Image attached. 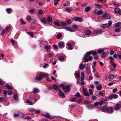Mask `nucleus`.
Here are the masks:
<instances>
[{
  "label": "nucleus",
  "mask_w": 121,
  "mask_h": 121,
  "mask_svg": "<svg viewBox=\"0 0 121 121\" xmlns=\"http://www.w3.org/2000/svg\"><path fill=\"white\" fill-rule=\"evenodd\" d=\"M92 53L91 52H87L84 55L83 59L84 60V62H86L89 61L91 60L92 59V57L91 56H89Z\"/></svg>",
  "instance_id": "nucleus-1"
},
{
  "label": "nucleus",
  "mask_w": 121,
  "mask_h": 121,
  "mask_svg": "<svg viewBox=\"0 0 121 121\" xmlns=\"http://www.w3.org/2000/svg\"><path fill=\"white\" fill-rule=\"evenodd\" d=\"M49 76L47 73H39L38 76H37L36 77V79L40 81L41 80L42 78L45 77L48 78Z\"/></svg>",
  "instance_id": "nucleus-2"
},
{
  "label": "nucleus",
  "mask_w": 121,
  "mask_h": 121,
  "mask_svg": "<svg viewBox=\"0 0 121 121\" xmlns=\"http://www.w3.org/2000/svg\"><path fill=\"white\" fill-rule=\"evenodd\" d=\"M102 17L103 18L105 19H110L111 18V16L107 13L103 14L102 16Z\"/></svg>",
  "instance_id": "nucleus-3"
},
{
  "label": "nucleus",
  "mask_w": 121,
  "mask_h": 121,
  "mask_svg": "<svg viewBox=\"0 0 121 121\" xmlns=\"http://www.w3.org/2000/svg\"><path fill=\"white\" fill-rule=\"evenodd\" d=\"M64 28L66 30L69 31L71 32H73V29L70 27L65 26L64 27Z\"/></svg>",
  "instance_id": "nucleus-4"
},
{
  "label": "nucleus",
  "mask_w": 121,
  "mask_h": 121,
  "mask_svg": "<svg viewBox=\"0 0 121 121\" xmlns=\"http://www.w3.org/2000/svg\"><path fill=\"white\" fill-rule=\"evenodd\" d=\"M63 89L65 92H68L69 91V87L68 86L63 87Z\"/></svg>",
  "instance_id": "nucleus-5"
},
{
  "label": "nucleus",
  "mask_w": 121,
  "mask_h": 121,
  "mask_svg": "<svg viewBox=\"0 0 121 121\" xmlns=\"http://www.w3.org/2000/svg\"><path fill=\"white\" fill-rule=\"evenodd\" d=\"M103 31L101 30H97L94 31V33L96 34H100L102 33Z\"/></svg>",
  "instance_id": "nucleus-6"
},
{
  "label": "nucleus",
  "mask_w": 121,
  "mask_h": 121,
  "mask_svg": "<svg viewBox=\"0 0 121 121\" xmlns=\"http://www.w3.org/2000/svg\"><path fill=\"white\" fill-rule=\"evenodd\" d=\"M74 75L75 77L78 78H79L80 77V75L79 74V72L78 71H75L74 73Z\"/></svg>",
  "instance_id": "nucleus-7"
},
{
  "label": "nucleus",
  "mask_w": 121,
  "mask_h": 121,
  "mask_svg": "<svg viewBox=\"0 0 121 121\" xmlns=\"http://www.w3.org/2000/svg\"><path fill=\"white\" fill-rule=\"evenodd\" d=\"M43 116L46 117L50 119H53L54 118V117H52L50 116V114L48 113H47L46 114H44Z\"/></svg>",
  "instance_id": "nucleus-8"
},
{
  "label": "nucleus",
  "mask_w": 121,
  "mask_h": 121,
  "mask_svg": "<svg viewBox=\"0 0 121 121\" xmlns=\"http://www.w3.org/2000/svg\"><path fill=\"white\" fill-rule=\"evenodd\" d=\"M91 9V7L89 6H87L85 8L84 11L85 12L87 13L90 11Z\"/></svg>",
  "instance_id": "nucleus-9"
},
{
  "label": "nucleus",
  "mask_w": 121,
  "mask_h": 121,
  "mask_svg": "<svg viewBox=\"0 0 121 121\" xmlns=\"http://www.w3.org/2000/svg\"><path fill=\"white\" fill-rule=\"evenodd\" d=\"M44 49L46 51H48L51 48V45L47 46L46 45H44Z\"/></svg>",
  "instance_id": "nucleus-10"
},
{
  "label": "nucleus",
  "mask_w": 121,
  "mask_h": 121,
  "mask_svg": "<svg viewBox=\"0 0 121 121\" xmlns=\"http://www.w3.org/2000/svg\"><path fill=\"white\" fill-rule=\"evenodd\" d=\"M64 43L63 42H60L58 44V45L60 48L63 47L64 46Z\"/></svg>",
  "instance_id": "nucleus-11"
},
{
  "label": "nucleus",
  "mask_w": 121,
  "mask_h": 121,
  "mask_svg": "<svg viewBox=\"0 0 121 121\" xmlns=\"http://www.w3.org/2000/svg\"><path fill=\"white\" fill-rule=\"evenodd\" d=\"M91 33V31L89 30H85V35H90Z\"/></svg>",
  "instance_id": "nucleus-12"
},
{
  "label": "nucleus",
  "mask_w": 121,
  "mask_h": 121,
  "mask_svg": "<svg viewBox=\"0 0 121 121\" xmlns=\"http://www.w3.org/2000/svg\"><path fill=\"white\" fill-rule=\"evenodd\" d=\"M113 109L112 107L108 108L107 112L109 113H111L113 112Z\"/></svg>",
  "instance_id": "nucleus-13"
},
{
  "label": "nucleus",
  "mask_w": 121,
  "mask_h": 121,
  "mask_svg": "<svg viewBox=\"0 0 121 121\" xmlns=\"http://www.w3.org/2000/svg\"><path fill=\"white\" fill-rule=\"evenodd\" d=\"M59 95L61 96L62 97L65 98V94L62 91H61L60 90H59Z\"/></svg>",
  "instance_id": "nucleus-14"
},
{
  "label": "nucleus",
  "mask_w": 121,
  "mask_h": 121,
  "mask_svg": "<svg viewBox=\"0 0 121 121\" xmlns=\"http://www.w3.org/2000/svg\"><path fill=\"white\" fill-rule=\"evenodd\" d=\"M95 7L98 9H101L102 8V5L96 3L95 4Z\"/></svg>",
  "instance_id": "nucleus-15"
},
{
  "label": "nucleus",
  "mask_w": 121,
  "mask_h": 121,
  "mask_svg": "<svg viewBox=\"0 0 121 121\" xmlns=\"http://www.w3.org/2000/svg\"><path fill=\"white\" fill-rule=\"evenodd\" d=\"M116 78V76L114 75H109L108 77V78L110 79H112Z\"/></svg>",
  "instance_id": "nucleus-16"
},
{
  "label": "nucleus",
  "mask_w": 121,
  "mask_h": 121,
  "mask_svg": "<svg viewBox=\"0 0 121 121\" xmlns=\"http://www.w3.org/2000/svg\"><path fill=\"white\" fill-rule=\"evenodd\" d=\"M108 107H107L104 106L102 108L101 111L104 112H107Z\"/></svg>",
  "instance_id": "nucleus-17"
},
{
  "label": "nucleus",
  "mask_w": 121,
  "mask_h": 121,
  "mask_svg": "<svg viewBox=\"0 0 121 121\" xmlns=\"http://www.w3.org/2000/svg\"><path fill=\"white\" fill-rule=\"evenodd\" d=\"M96 87L97 90H100L102 89V86L101 84H99Z\"/></svg>",
  "instance_id": "nucleus-18"
},
{
  "label": "nucleus",
  "mask_w": 121,
  "mask_h": 121,
  "mask_svg": "<svg viewBox=\"0 0 121 121\" xmlns=\"http://www.w3.org/2000/svg\"><path fill=\"white\" fill-rule=\"evenodd\" d=\"M41 22L43 23H47V22L45 18H44L40 20Z\"/></svg>",
  "instance_id": "nucleus-19"
},
{
  "label": "nucleus",
  "mask_w": 121,
  "mask_h": 121,
  "mask_svg": "<svg viewBox=\"0 0 121 121\" xmlns=\"http://www.w3.org/2000/svg\"><path fill=\"white\" fill-rule=\"evenodd\" d=\"M121 107V105L120 104L117 105L115 107V109L116 110H118Z\"/></svg>",
  "instance_id": "nucleus-20"
},
{
  "label": "nucleus",
  "mask_w": 121,
  "mask_h": 121,
  "mask_svg": "<svg viewBox=\"0 0 121 121\" xmlns=\"http://www.w3.org/2000/svg\"><path fill=\"white\" fill-rule=\"evenodd\" d=\"M12 9L10 8L7 9L6 11L7 12L8 14H10L11 12V13H12Z\"/></svg>",
  "instance_id": "nucleus-21"
},
{
  "label": "nucleus",
  "mask_w": 121,
  "mask_h": 121,
  "mask_svg": "<svg viewBox=\"0 0 121 121\" xmlns=\"http://www.w3.org/2000/svg\"><path fill=\"white\" fill-rule=\"evenodd\" d=\"M103 11L102 10H100L97 12V14L98 16L102 15L103 13Z\"/></svg>",
  "instance_id": "nucleus-22"
},
{
  "label": "nucleus",
  "mask_w": 121,
  "mask_h": 121,
  "mask_svg": "<svg viewBox=\"0 0 121 121\" xmlns=\"http://www.w3.org/2000/svg\"><path fill=\"white\" fill-rule=\"evenodd\" d=\"M67 45L68 47L69 48L70 50H71L73 49V48L71 43H67Z\"/></svg>",
  "instance_id": "nucleus-23"
},
{
  "label": "nucleus",
  "mask_w": 121,
  "mask_h": 121,
  "mask_svg": "<svg viewBox=\"0 0 121 121\" xmlns=\"http://www.w3.org/2000/svg\"><path fill=\"white\" fill-rule=\"evenodd\" d=\"M10 28L11 27L10 26H7L5 29V32L6 33L9 32V30Z\"/></svg>",
  "instance_id": "nucleus-24"
},
{
  "label": "nucleus",
  "mask_w": 121,
  "mask_h": 121,
  "mask_svg": "<svg viewBox=\"0 0 121 121\" xmlns=\"http://www.w3.org/2000/svg\"><path fill=\"white\" fill-rule=\"evenodd\" d=\"M33 92L35 93H37L39 92V90L37 88H35L33 90Z\"/></svg>",
  "instance_id": "nucleus-25"
},
{
  "label": "nucleus",
  "mask_w": 121,
  "mask_h": 121,
  "mask_svg": "<svg viewBox=\"0 0 121 121\" xmlns=\"http://www.w3.org/2000/svg\"><path fill=\"white\" fill-rule=\"evenodd\" d=\"M26 103L30 105H33V102L28 99L26 101Z\"/></svg>",
  "instance_id": "nucleus-26"
},
{
  "label": "nucleus",
  "mask_w": 121,
  "mask_h": 121,
  "mask_svg": "<svg viewBox=\"0 0 121 121\" xmlns=\"http://www.w3.org/2000/svg\"><path fill=\"white\" fill-rule=\"evenodd\" d=\"M104 99H103L101 100V101H100L99 102H98L99 105L100 106L101 105L103 104L104 102Z\"/></svg>",
  "instance_id": "nucleus-27"
},
{
  "label": "nucleus",
  "mask_w": 121,
  "mask_h": 121,
  "mask_svg": "<svg viewBox=\"0 0 121 121\" xmlns=\"http://www.w3.org/2000/svg\"><path fill=\"white\" fill-rule=\"evenodd\" d=\"M52 18L49 16H48V17L47 21L49 22H51L52 21Z\"/></svg>",
  "instance_id": "nucleus-28"
},
{
  "label": "nucleus",
  "mask_w": 121,
  "mask_h": 121,
  "mask_svg": "<svg viewBox=\"0 0 121 121\" xmlns=\"http://www.w3.org/2000/svg\"><path fill=\"white\" fill-rule=\"evenodd\" d=\"M52 87L56 90H57L58 89V86L56 84L52 86Z\"/></svg>",
  "instance_id": "nucleus-29"
},
{
  "label": "nucleus",
  "mask_w": 121,
  "mask_h": 121,
  "mask_svg": "<svg viewBox=\"0 0 121 121\" xmlns=\"http://www.w3.org/2000/svg\"><path fill=\"white\" fill-rule=\"evenodd\" d=\"M62 36V35L60 33H59L58 34L57 36V38L58 39H60Z\"/></svg>",
  "instance_id": "nucleus-30"
},
{
  "label": "nucleus",
  "mask_w": 121,
  "mask_h": 121,
  "mask_svg": "<svg viewBox=\"0 0 121 121\" xmlns=\"http://www.w3.org/2000/svg\"><path fill=\"white\" fill-rule=\"evenodd\" d=\"M79 68L81 70L85 68L84 65L83 64H81L80 65Z\"/></svg>",
  "instance_id": "nucleus-31"
},
{
  "label": "nucleus",
  "mask_w": 121,
  "mask_h": 121,
  "mask_svg": "<svg viewBox=\"0 0 121 121\" xmlns=\"http://www.w3.org/2000/svg\"><path fill=\"white\" fill-rule=\"evenodd\" d=\"M73 28V29H76L78 28V26L76 25H73L72 26Z\"/></svg>",
  "instance_id": "nucleus-32"
},
{
  "label": "nucleus",
  "mask_w": 121,
  "mask_h": 121,
  "mask_svg": "<svg viewBox=\"0 0 121 121\" xmlns=\"http://www.w3.org/2000/svg\"><path fill=\"white\" fill-rule=\"evenodd\" d=\"M108 26L107 24H102L101 25V26L103 28H106Z\"/></svg>",
  "instance_id": "nucleus-33"
},
{
  "label": "nucleus",
  "mask_w": 121,
  "mask_h": 121,
  "mask_svg": "<svg viewBox=\"0 0 121 121\" xmlns=\"http://www.w3.org/2000/svg\"><path fill=\"white\" fill-rule=\"evenodd\" d=\"M26 20L28 22L30 21L31 20V17L29 16H28L26 18Z\"/></svg>",
  "instance_id": "nucleus-34"
},
{
  "label": "nucleus",
  "mask_w": 121,
  "mask_h": 121,
  "mask_svg": "<svg viewBox=\"0 0 121 121\" xmlns=\"http://www.w3.org/2000/svg\"><path fill=\"white\" fill-rule=\"evenodd\" d=\"M120 10V9L119 8H116L115 9V13H118Z\"/></svg>",
  "instance_id": "nucleus-35"
},
{
  "label": "nucleus",
  "mask_w": 121,
  "mask_h": 121,
  "mask_svg": "<svg viewBox=\"0 0 121 121\" xmlns=\"http://www.w3.org/2000/svg\"><path fill=\"white\" fill-rule=\"evenodd\" d=\"M96 64V62H93V65H92V67L93 70L95 69V67Z\"/></svg>",
  "instance_id": "nucleus-36"
},
{
  "label": "nucleus",
  "mask_w": 121,
  "mask_h": 121,
  "mask_svg": "<svg viewBox=\"0 0 121 121\" xmlns=\"http://www.w3.org/2000/svg\"><path fill=\"white\" fill-rule=\"evenodd\" d=\"M87 107L89 109H92L93 108V106L91 104L88 105Z\"/></svg>",
  "instance_id": "nucleus-37"
},
{
  "label": "nucleus",
  "mask_w": 121,
  "mask_h": 121,
  "mask_svg": "<svg viewBox=\"0 0 121 121\" xmlns=\"http://www.w3.org/2000/svg\"><path fill=\"white\" fill-rule=\"evenodd\" d=\"M54 24L58 26H60V24L57 22H54Z\"/></svg>",
  "instance_id": "nucleus-38"
},
{
  "label": "nucleus",
  "mask_w": 121,
  "mask_h": 121,
  "mask_svg": "<svg viewBox=\"0 0 121 121\" xmlns=\"http://www.w3.org/2000/svg\"><path fill=\"white\" fill-rule=\"evenodd\" d=\"M71 101L72 102H75L77 101V100L76 98H72L71 99Z\"/></svg>",
  "instance_id": "nucleus-39"
},
{
  "label": "nucleus",
  "mask_w": 121,
  "mask_h": 121,
  "mask_svg": "<svg viewBox=\"0 0 121 121\" xmlns=\"http://www.w3.org/2000/svg\"><path fill=\"white\" fill-rule=\"evenodd\" d=\"M13 97H14V99L15 100H17L18 98V96L17 95V94H14V95Z\"/></svg>",
  "instance_id": "nucleus-40"
},
{
  "label": "nucleus",
  "mask_w": 121,
  "mask_h": 121,
  "mask_svg": "<svg viewBox=\"0 0 121 121\" xmlns=\"http://www.w3.org/2000/svg\"><path fill=\"white\" fill-rule=\"evenodd\" d=\"M59 1L57 0H54V5H57Z\"/></svg>",
  "instance_id": "nucleus-41"
},
{
  "label": "nucleus",
  "mask_w": 121,
  "mask_h": 121,
  "mask_svg": "<svg viewBox=\"0 0 121 121\" xmlns=\"http://www.w3.org/2000/svg\"><path fill=\"white\" fill-rule=\"evenodd\" d=\"M83 19L82 18L80 17H78L77 21L82 22L83 21Z\"/></svg>",
  "instance_id": "nucleus-42"
},
{
  "label": "nucleus",
  "mask_w": 121,
  "mask_h": 121,
  "mask_svg": "<svg viewBox=\"0 0 121 121\" xmlns=\"http://www.w3.org/2000/svg\"><path fill=\"white\" fill-rule=\"evenodd\" d=\"M78 18V17H73L72 18V19L74 21H77Z\"/></svg>",
  "instance_id": "nucleus-43"
},
{
  "label": "nucleus",
  "mask_w": 121,
  "mask_h": 121,
  "mask_svg": "<svg viewBox=\"0 0 121 121\" xmlns=\"http://www.w3.org/2000/svg\"><path fill=\"white\" fill-rule=\"evenodd\" d=\"M35 9H31L29 11V12L31 13H34Z\"/></svg>",
  "instance_id": "nucleus-44"
},
{
  "label": "nucleus",
  "mask_w": 121,
  "mask_h": 121,
  "mask_svg": "<svg viewBox=\"0 0 121 121\" xmlns=\"http://www.w3.org/2000/svg\"><path fill=\"white\" fill-rule=\"evenodd\" d=\"M43 11L41 10H39V15L41 14H43Z\"/></svg>",
  "instance_id": "nucleus-45"
},
{
  "label": "nucleus",
  "mask_w": 121,
  "mask_h": 121,
  "mask_svg": "<svg viewBox=\"0 0 121 121\" xmlns=\"http://www.w3.org/2000/svg\"><path fill=\"white\" fill-rule=\"evenodd\" d=\"M98 96H101L104 95L103 93L102 92H99L98 94Z\"/></svg>",
  "instance_id": "nucleus-46"
},
{
  "label": "nucleus",
  "mask_w": 121,
  "mask_h": 121,
  "mask_svg": "<svg viewBox=\"0 0 121 121\" xmlns=\"http://www.w3.org/2000/svg\"><path fill=\"white\" fill-rule=\"evenodd\" d=\"M65 10L66 12H70L71 11V10L70 9L68 8L66 9H65Z\"/></svg>",
  "instance_id": "nucleus-47"
},
{
  "label": "nucleus",
  "mask_w": 121,
  "mask_h": 121,
  "mask_svg": "<svg viewBox=\"0 0 121 121\" xmlns=\"http://www.w3.org/2000/svg\"><path fill=\"white\" fill-rule=\"evenodd\" d=\"M115 32H120V29L119 28H117L115 29Z\"/></svg>",
  "instance_id": "nucleus-48"
},
{
  "label": "nucleus",
  "mask_w": 121,
  "mask_h": 121,
  "mask_svg": "<svg viewBox=\"0 0 121 121\" xmlns=\"http://www.w3.org/2000/svg\"><path fill=\"white\" fill-rule=\"evenodd\" d=\"M20 21L23 24H26V22L23 21V19L21 18L20 19Z\"/></svg>",
  "instance_id": "nucleus-49"
},
{
  "label": "nucleus",
  "mask_w": 121,
  "mask_h": 121,
  "mask_svg": "<svg viewBox=\"0 0 121 121\" xmlns=\"http://www.w3.org/2000/svg\"><path fill=\"white\" fill-rule=\"evenodd\" d=\"M113 98L114 99H116L118 98V96L117 95H114V94H113Z\"/></svg>",
  "instance_id": "nucleus-50"
},
{
  "label": "nucleus",
  "mask_w": 121,
  "mask_h": 121,
  "mask_svg": "<svg viewBox=\"0 0 121 121\" xmlns=\"http://www.w3.org/2000/svg\"><path fill=\"white\" fill-rule=\"evenodd\" d=\"M95 75V76L97 78H99L100 77V76L99 75V74L98 73H96Z\"/></svg>",
  "instance_id": "nucleus-51"
},
{
  "label": "nucleus",
  "mask_w": 121,
  "mask_h": 121,
  "mask_svg": "<svg viewBox=\"0 0 121 121\" xmlns=\"http://www.w3.org/2000/svg\"><path fill=\"white\" fill-rule=\"evenodd\" d=\"M61 24L63 26H65L66 25V23L65 22L63 21L61 22Z\"/></svg>",
  "instance_id": "nucleus-52"
},
{
  "label": "nucleus",
  "mask_w": 121,
  "mask_h": 121,
  "mask_svg": "<svg viewBox=\"0 0 121 121\" xmlns=\"http://www.w3.org/2000/svg\"><path fill=\"white\" fill-rule=\"evenodd\" d=\"M89 91L91 95H93V91L91 89H90L89 90Z\"/></svg>",
  "instance_id": "nucleus-53"
},
{
  "label": "nucleus",
  "mask_w": 121,
  "mask_h": 121,
  "mask_svg": "<svg viewBox=\"0 0 121 121\" xmlns=\"http://www.w3.org/2000/svg\"><path fill=\"white\" fill-rule=\"evenodd\" d=\"M90 52H92V54L94 55H96L97 54L96 52V51H91Z\"/></svg>",
  "instance_id": "nucleus-54"
},
{
  "label": "nucleus",
  "mask_w": 121,
  "mask_h": 121,
  "mask_svg": "<svg viewBox=\"0 0 121 121\" xmlns=\"http://www.w3.org/2000/svg\"><path fill=\"white\" fill-rule=\"evenodd\" d=\"M6 87L9 90H11L13 89V88L11 87L9 85H7L6 86Z\"/></svg>",
  "instance_id": "nucleus-55"
},
{
  "label": "nucleus",
  "mask_w": 121,
  "mask_h": 121,
  "mask_svg": "<svg viewBox=\"0 0 121 121\" xmlns=\"http://www.w3.org/2000/svg\"><path fill=\"white\" fill-rule=\"evenodd\" d=\"M108 98L110 99H111L112 98H113V94L109 95L108 97Z\"/></svg>",
  "instance_id": "nucleus-56"
},
{
  "label": "nucleus",
  "mask_w": 121,
  "mask_h": 121,
  "mask_svg": "<svg viewBox=\"0 0 121 121\" xmlns=\"http://www.w3.org/2000/svg\"><path fill=\"white\" fill-rule=\"evenodd\" d=\"M104 51V50L103 49H99L98 50V52L100 54L101 52H103Z\"/></svg>",
  "instance_id": "nucleus-57"
},
{
  "label": "nucleus",
  "mask_w": 121,
  "mask_h": 121,
  "mask_svg": "<svg viewBox=\"0 0 121 121\" xmlns=\"http://www.w3.org/2000/svg\"><path fill=\"white\" fill-rule=\"evenodd\" d=\"M85 95L86 96H88L90 95L89 93L88 92H86L85 93H84L83 94Z\"/></svg>",
  "instance_id": "nucleus-58"
},
{
  "label": "nucleus",
  "mask_w": 121,
  "mask_h": 121,
  "mask_svg": "<svg viewBox=\"0 0 121 121\" xmlns=\"http://www.w3.org/2000/svg\"><path fill=\"white\" fill-rule=\"evenodd\" d=\"M59 60H63L64 59V58L62 56L60 57L59 58Z\"/></svg>",
  "instance_id": "nucleus-59"
},
{
  "label": "nucleus",
  "mask_w": 121,
  "mask_h": 121,
  "mask_svg": "<svg viewBox=\"0 0 121 121\" xmlns=\"http://www.w3.org/2000/svg\"><path fill=\"white\" fill-rule=\"evenodd\" d=\"M5 31L4 30H3L2 32L1 33V35H3L5 33Z\"/></svg>",
  "instance_id": "nucleus-60"
},
{
  "label": "nucleus",
  "mask_w": 121,
  "mask_h": 121,
  "mask_svg": "<svg viewBox=\"0 0 121 121\" xmlns=\"http://www.w3.org/2000/svg\"><path fill=\"white\" fill-rule=\"evenodd\" d=\"M98 103L97 102H95L94 104V105L95 106H98Z\"/></svg>",
  "instance_id": "nucleus-61"
},
{
  "label": "nucleus",
  "mask_w": 121,
  "mask_h": 121,
  "mask_svg": "<svg viewBox=\"0 0 121 121\" xmlns=\"http://www.w3.org/2000/svg\"><path fill=\"white\" fill-rule=\"evenodd\" d=\"M117 88H115L113 89L112 90L113 92L114 93H115L116 92V91H117Z\"/></svg>",
  "instance_id": "nucleus-62"
},
{
  "label": "nucleus",
  "mask_w": 121,
  "mask_h": 121,
  "mask_svg": "<svg viewBox=\"0 0 121 121\" xmlns=\"http://www.w3.org/2000/svg\"><path fill=\"white\" fill-rule=\"evenodd\" d=\"M75 96H77L78 97H81V96L80 94L78 92L77 93V94L75 95Z\"/></svg>",
  "instance_id": "nucleus-63"
},
{
  "label": "nucleus",
  "mask_w": 121,
  "mask_h": 121,
  "mask_svg": "<svg viewBox=\"0 0 121 121\" xmlns=\"http://www.w3.org/2000/svg\"><path fill=\"white\" fill-rule=\"evenodd\" d=\"M29 34L32 37H33L34 36L33 35V33L30 32L29 33Z\"/></svg>",
  "instance_id": "nucleus-64"
}]
</instances>
